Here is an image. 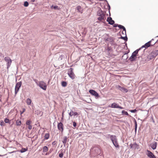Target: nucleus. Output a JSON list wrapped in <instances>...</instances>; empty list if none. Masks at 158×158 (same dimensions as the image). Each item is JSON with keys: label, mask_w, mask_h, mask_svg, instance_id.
<instances>
[{"label": "nucleus", "mask_w": 158, "mask_h": 158, "mask_svg": "<svg viewBox=\"0 0 158 158\" xmlns=\"http://www.w3.org/2000/svg\"><path fill=\"white\" fill-rule=\"evenodd\" d=\"M115 136V135H111L110 134H107L106 135V137L107 139H110V140H111V138H112H112H114Z\"/></svg>", "instance_id": "23"}, {"label": "nucleus", "mask_w": 158, "mask_h": 158, "mask_svg": "<svg viewBox=\"0 0 158 158\" xmlns=\"http://www.w3.org/2000/svg\"><path fill=\"white\" fill-rule=\"evenodd\" d=\"M147 151L148 152L147 156L150 158H156L155 156L150 151L147 150Z\"/></svg>", "instance_id": "15"}, {"label": "nucleus", "mask_w": 158, "mask_h": 158, "mask_svg": "<svg viewBox=\"0 0 158 158\" xmlns=\"http://www.w3.org/2000/svg\"><path fill=\"white\" fill-rule=\"evenodd\" d=\"M0 125L1 126H4L5 125V123L2 120H1L0 122Z\"/></svg>", "instance_id": "39"}, {"label": "nucleus", "mask_w": 158, "mask_h": 158, "mask_svg": "<svg viewBox=\"0 0 158 158\" xmlns=\"http://www.w3.org/2000/svg\"><path fill=\"white\" fill-rule=\"evenodd\" d=\"M31 121L30 120H27L26 122V124L27 125H30L31 124Z\"/></svg>", "instance_id": "40"}, {"label": "nucleus", "mask_w": 158, "mask_h": 158, "mask_svg": "<svg viewBox=\"0 0 158 158\" xmlns=\"http://www.w3.org/2000/svg\"><path fill=\"white\" fill-rule=\"evenodd\" d=\"M15 152V151H13V152H9V153L10 154H11V153H14V152Z\"/></svg>", "instance_id": "56"}, {"label": "nucleus", "mask_w": 158, "mask_h": 158, "mask_svg": "<svg viewBox=\"0 0 158 158\" xmlns=\"http://www.w3.org/2000/svg\"><path fill=\"white\" fill-rule=\"evenodd\" d=\"M118 108H119V109H124V108L123 107H121V106H120L119 105L118 106Z\"/></svg>", "instance_id": "51"}, {"label": "nucleus", "mask_w": 158, "mask_h": 158, "mask_svg": "<svg viewBox=\"0 0 158 158\" xmlns=\"http://www.w3.org/2000/svg\"><path fill=\"white\" fill-rule=\"evenodd\" d=\"M137 144L135 143L132 144L131 143L130 145L131 148L135 149L137 146Z\"/></svg>", "instance_id": "19"}, {"label": "nucleus", "mask_w": 158, "mask_h": 158, "mask_svg": "<svg viewBox=\"0 0 158 158\" xmlns=\"http://www.w3.org/2000/svg\"><path fill=\"white\" fill-rule=\"evenodd\" d=\"M51 152V149H50V151H49V152H48L50 153Z\"/></svg>", "instance_id": "57"}, {"label": "nucleus", "mask_w": 158, "mask_h": 158, "mask_svg": "<svg viewBox=\"0 0 158 158\" xmlns=\"http://www.w3.org/2000/svg\"><path fill=\"white\" fill-rule=\"evenodd\" d=\"M114 24V26H113L114 27H118V26L119 25L117 24Z\"/></svg>", "instance_id": "49"}, {"label": "nucleus", "mask_w": 158, "mask_h": 158, "mask_svg": "<svg viewBox=\"0 0 158 158\" xmlns=\"http://www.w3.org/2000/svg\"><path fill=\"white\" fill-rule=\"evenodd\" d=\"M28 128L29 130H31L32 129V126L31 125H28Z\"/></svg>", "instance_id": "48"}, {"label": "nucleus", "mask_w": 158, "mask_h": 158, "mask_svg": "<svg viewBox=\"0 0 158 158\" xmlns=\"http://www.w3.org/2000/svg\"><path fill=\"white\" fill-rule=\"evenodd\" d=\"M158 55V50L152 51L147 56V58L149 60H152Z\"/></svg>", "instance_id": "3"}, {"label": "nucleus", "mask_w": 158, "mask_h": 158, "mask_svg": "<svg viewBox=\"0 0 158 158\" xmlns=\"http://www.w3.org/2000/svg\"><path fill=\"white\" fill-rule=\"evenodd\" d=\"M63 57H64V56L61 55L60 56V57L59 58V59H60V60H62V58Z\"/></svg>", "instance_id": "45"}, {"label": "nucleus", "mask_w": 158, "mask_h": 158, "mask_svg": "<svg viewBox=\"0 0 158 158\" xmlns=\"http://www.w3.org/2000/svg\"><path fill=\"white\" fill-rule=\"evenodd\" d=\"M69 115L71 117L73 116H75L78 115V114L76 112H73V110H71L70 112L69 113Z\"/></svg>", "instance_id": "17"}, {"label": "nucleus", "mask_w": 158, "mask_h": 158, "mask_svg": "<svg viewBox=\"0 0 158 158\" xmlns=\"http://www.w3.org/2000/svg\"><path fill=\"white\" fill-rule=\"evenodd\" d=\"M114 145L116 148H119V145L118 141V139L116 136L114 137L111 138V140Z\"/></svg>", "instance_id": "6"}, {"label": "nucleus", "mask_w": 158, "mask_h": 158, "mask_svg": "<svg viewBox=\"0 0 158 158\" xmlns=\"http://www.w3.org/2000/svg\"><path fill=\"white\" fill-rule=\"evenodd\" d=\"M118 89L121 90V91L124 92V93H127L128 92V90L123 87H122L120 85H118Z\"/></svg>", "instance_id": "16"}, {"label": "nucleus", "mask_w": 158, "mask_h": 158, "mask_svg": "<svg viewBox=\"0 0 158 158\" xmlns=\"http://www.w3.org/2000/svg\"><path fill=\"white\" fill-rule=\"evenodd\" d=\"M31 0L32 2H34V1H35V0Z\"/></svg>", "instance_id": "60"}, {"label": "nucleus", "mask_w": 158, "mask_h": 158, "mask_svg": "<svg viewBox=\"0 0 158 158\" xmlns=\"http://www.w3.org/2000/svg\"><path fill=\"white\" fill-rule=\"evenodd\" d=\"M27 150V149L23 148L20 151V152L21 153H23L24 152H26Z\"/></svg>", "instance_id": "34"}, {"label": "nucleus", "mask_w": 158, "mask_h": 158, "mask_svg": "<svg viewBox=\"0 0 158 158\" xmlns=\"http://www.w3.org/2000/svg\"><path fill=\"white\" fill-rule=\"evenodd\" d=\"M73 125L74 127H76L77 124L75 122H73Z\"/></svg>", "instance_id": "44"}, {"label": "nucleus", "mask_w": 158, "mask_h": 158, "mask_svg": "<svg viewBox=\"0 0 158 158\" xmlns=\"http://www.w3.org/2000/svg\"><path fill=\"white\" fill-rule=\"evenodd\" d=\"M118 27L120 29H122L123 31H125V28L123 25H119Z\"/></svg>", "instance_id": "28"}, {"label": "nucleus", "mask_w": 158, "mask_h": 158, "mask_svg": "<svg viewBox=\"0 0 158 158\" xmlns=\"http://www.w3.org/2000/svg\"><path fill=\"white\" fill-rule=\"evenodd\" d=\"M0 56H2L3 57H4V55H3V54H2V53H0Z\"/></svg>", "instance_id": "53"}, {"label": "nucleus", "mask_w": 158, "mask_h": 158, "mask_svg": "<svg viewBox=\"0 0 158 158\" xmlns=\"http://www.w3.org/2000/svg\"><path fill=\"white\" fill-rule=\"evenodd\" d=\"M49 137V133H46L44 135V139H48Z\"/></svg>", "instance_id": "31"}, {"label": "nucleus", "mask_w": 158, "mask_h": 158, "mask_svg": "<svg viewBox=\"0 0 158 158\" xmlns=\"http://www.w3.org/2000/svg\"><path fill=\"white\" fill-rule=\"evenodd\" d=\"M154 40V39H152L151 40L148 41V42L147 43H146L145 44H144V46H145V47H145V48H148V47L151 46H153V45H154L157 42V41H156V42H154L153 44H151V42L153 41Z\"/></svg>", "instance_id": "11"}, {"label": "nucleus", "mask_w": 158, "mask_h": 158, "mask_svg": "<svg viewBox=\"0 0 158 158\" xmlns=\"http://www.w3.org/2000/svg\"><path fill=\"white\" fill-rule=\"evenodd\" d=\"M127 53H125L122 56V59L123 60H126L128 58V56L127 55Z\"/></svg>", "instance_id": "22"}, {"label": "nucleus", "mask_w": 158, "mask_h": 158, "mask_svg": "<svg viewBox=\"0 0 158 158\" xmlns=\"http://www.w3.org/2000/svg\"><path fill=\"white\" fill-rule=\"evenodd\" d=\"M25 110H25V108H23V111H22V112H21H21H20V114H22L23 113H24V112L25 111Z\"/></svg>", "instance_id": "47"}, {"label": "nucleus", "mask_w": 158, "mask_h": 158, "mask_svg": "<svg viewBox=\"0 0 158 158\" xmlns=\"http://www.w3.org/2000/svg\"><path fill=\"white\" fill-rule=\"evenodd\" d=\"M108 22V23L110 25H113L114 23V21L113 20L112 18L110 17H108L106 20Z\"/></svg>", "instance_id": "14"}, {"label": "nucleus", "mask_w": 158, "mask_h": 158, "mask_svg": "<svg viewBox=\"0 0 158 158\" xmlns=\"http://www.w3.org/2000/svg\"><path fill=\"white\" fill-rule=\"evenodd\" d=\"M73 69L72 68H70L68 70V73L69 77L72 80L74 79L76 76L73 72Z\"/></svg>", "instance_id": "5"}, {"label": "nucleus", "mask_w": 158, "mask_h": 158, "mask_svg": "<svg viewBox=\"0 0 158 158\" xmlns=\"http://www.w3.org/2000/svg\"><path fill=\"white\" fill-rule=\"evenodd\" d=\"M122 33L124 35H126V29H125V31H123H123L122 32Z\"/></svg>", "instance_id": "43"}, {"label": "nucleus", "mask_w": 158, "mask_h": 158, "mask_svg": "<svg viewBox=\"0 0 158 158\" xmlns=\"http://www.w3.org/2000/svg\"><path fill=\"white\" fill-rule=\"evenodd\" d=\"M16 124L18 126H19L21 124V122L19 120H18L16 121Z\"/></svg>", "instance_id": "33"}, {"label": "nucleus", "mask_w": 158, "mask_h": 158, "mask_svg": "<svg viewBox=\"0 0 158 158\" xmlns=\"http://www.w3.org/2000/svg\"><path fill=\"white\" fill-rule=\"evenodd\" d=\"M122 114H125L126 115L128 116L129 115L128 114V113L127 112V111H125L124 110H123L122 111Z\"/></svg>", "instance_id": "35"}, {"label": "nucleus", "mask_w": 158, "mask_h": 158, "mask_svg": "<svg viewBox=\"0 0 158 158\" xmlns=\"http://www.w3.org/2000/svg\"><path fill=\"white\" fill-rule=\"evenodd\" d=\"M36 114L38 115H40V116L43 115V113L41 112L40 110H37L35 111Z\"/></svg>", "instance_id": "24"}, {"label": "nucleus", "mask_w": 158, "mask_h": 158, "mask_svg": "<svg viewBox=\"0 0 158 158\" xmlns=\"http://www.w3.org/2000/svg\"><path fill=\"white\" fill-rule=\"evenodd\" d=\"M58 8V6H54L53 5H52V6L51 7V8L52 9H53L55 10H56Z\"/></svg>", "instance_id": "36"}, {"label": "nucleus", "mask_w": 158, "mask_h": 158, "mask_svg": "<svg viewBox=\"0 0 158 158\" xmlns=\"http://www.w3.org/2000/svg\"><path fill=\"white\" fill-rule=\"evenodd\" d=\"M101 152V150L100 148L97 146H94L91 148L90 150V154L95 156L100 154Z\"/></svg>", "instance_id": "1"}, {"label": "nucleus", "mask_w": 158, "mask_h": 158, "mask_svg": "<svg viewBox=\"0 0 158 158\" xmlns=\"http://www.w3.org/2000/svg\"><path fill=\"white\" fill-rule=\"evenodd\" d=\"M140 50V49H137L134 51L131 55V56L129 59V60L133 62L135 61L136 58V56L138 53V51Z\"/></svg>", "instance_id": "4"}, {"label": "nucleus", "mask_w": 158, "mask_h": 158, "mask_svg": "<svg viewBox=\"0 0 158 158\" xmlns=\"http://www.w3.org/2000/svg\"><path fill=\"white\" fill-rule=\"evenodd\" d=\"M58 129L59 130L62 132L64 130V126L61 122L59 123L57 125Z\"/></svg>", "instance_id": "13"}, {"label": "nucleus", "mask_w": 158, "mask_h": 158, "mask_svg": "<svg viewBox=\"0 0 158 158\" xmlns=\"http://www.w3.org/2000/svg\"><path fill=\"white\" fill-rule=\"evenodd\" d=\"M49 153V152H48V153H46V155H48Z\"/></svg>", "instance_id": "59"}, {"label": "nucleus", "mask_w": 158, "mask_h": 158, "mask_svg": "<svg viewBox=\"0 0 158 158\" xmlns=\"http://www.w3.org/2000/svg\"><path fill=\"white\" fill-rule=\"evenodd\" d=\"M5 60L7 62V69L8 70L10 66L12 63V60L9 57H6L4 58Z\"/></svg>", "instance_id": "7"}, {"label": "nucleus", "mask_w": 158, "mask_h": 158, "mask_svg": "<svg viewBox=\"0 0 158 158\" xmlns=\"http://www.w3.org/2000/svg\"><path fill=\"white\" fill-rule=\"evenodd\" d=\"M145 46H144V45L142 46L139 49H140V50L142 48H145Z\"/></svg>", "instance_id": "52"}, {"label": "nucleus", "mask_w": 158, "mask_h": 158, "mask_svg": "<svg viewBox=\"0 0 158 158\" xmlns=\"http://www.w3.org/2000/svg\"><path fill=\"white\" fill-rule=\"evenodd\" d=\"M118 105L116 103H113L112 104L110 107L112 108H118Z\"/></svg>", "instance_id": "21"}, {"label": "nucleus", "mask_w": 158, "mask_h": 158, "mask_svg": "<svg viewBox=\"0 0 158 158\" xmlns=\"http://www.w3.org/2000/svg\"><path fill=\"white\" fill-rule=\"evenodd\" d=\"M29 5V3L27 1H25L24 2V6L25 7H27Z\"/></svg>", "instance_id": "37"}, {"label": "nucleus", "mask_w": 158, "mask_h": 158, "mask_svg": "<svg viewBox=\"0 0 158 158\" xmlns=\"http://www.w3.org/2000/svg\"><path fill=\"white\" fill-rule=\"evenodd\" d=\"M33 81L35 82V83L38 85L39 83H38V81L36 79H33Z\"/></svg>", "instance_id": "46"}, {"label": "nucleus", "mask_w": 158, "mask_h": 158, "mask_svg": "<svg viewBox=\"0 0 158 158\" xmlns=\"http://www.w3.org/2000/svg\"><path fill=\"white\" fill-rule=\"evenodd\" d=\"M59 156L60 157H61V158H62L63 157V154L62 152L60 153L59 154Z\"/></svg>", "instance_id": "42"}, {"label": "nucleus", "mask_w": 158, "mask_h": 158, "mask_svg": "<svg viewBox=\"0 0 158 158\" xmlns=\"http://www.w3.org/2000/svg\"><path fill=\"white\" fill-rule=\"evenodd\" d=\"M63 113L62 114V119H63Z\"/></svg>", "instance_id": "58"}, {"label": "nucleus", "mask_w": 158, "mask_h": 158, "mask_svg": "<svg viewBox=\"0 0 158 158\" xmlns=\"http://www.w3.org/2000/svg\"><path fill=\"white\" fill-rule=\"evenodd\" d=\"M4 122L6 123H9V124H10V121L8 119H7V118H6L4 120Z\"/></svg>", "instance_id": "38"}, {"label": "nucleus", "mask_w": 158, "mask_h": 158, "mask_svg": "<svg viewBox=\"0 0 158 158\" xmlns=\"http://www.w3.org/2000/svg\"><path fill=\"white\" fill-rule=\"evenodd\" d=\"M110 47H108L107 48V50L108 51H110Z\"/></svg>", "instance_id": "55"}, {"label": "nucleus", "mask_w": 158, "mask_h": 158, "mask_svg": "<svg viewBox=\"0 0 158 158\" xmlns=\"http://www.w3.org/2000/svg\"><path fill=\"white\" fill-rule=\"evenodd\" d=\"M77 10L78 12H81V13H82V10L81 6H78L77 7Z\"/></svg>", "instance_id": "26"}, {"label": "nucleus", "mask_w": 158, "mask_h": 158, "mask_svg": "<svg viewBox=\"0 0 158 158\" xmlns=\"http://www.w3.org/2000/svg\"><path fill=\"white\" fill-rule=\"evenodd\" d=\"M105 12H104L101 9H99L97 12V15L98 16V19L104 22L106 19V17L105 14Z\"/></svg>", "instance_id": "2"}, {"label": "nucleus", "mask_w": 158, "mask_h": 158, "mask_svg": "<svg viewBox=\"0 0 158 158\" xmlns=\"http://www.w3.org/2000/svg\"><path fill=\"white\" fill-rule=\"evenodd\" d=\"M67 137L66 136H64L63 137V140H62L64 146H65V144L67 141Z\"/></svg>", "instance_id": "20"}, {"label": "nucleus", "mask_w": 158, "mask_h": 158, "mask_svg": "<svg viewBox=\"0 0 158 158\" xmlns=\"http://www.w3.org/2000/svg\"><path fill=\"white\" fill-rule=\"evenodd\" d=\"M22 83L21 81H19L16 84L15 88V94H16L21 87Z\"/></svg>", "instance_id": "9"}, {"label": "nucleus", "mask_w": 158, "mask_h": 158, "mask_svg": "<svg viewBox=\"0 0 158 158\" xmlns=\"http://www.w3.org/2000/svg\"><path fill=\"white\" fill-rule=\"evenodd\" d=\"M89 92L91 94L96 97H99L98 94L94 90L90 89L89 90Z\"/></svg>", "instance_id": "12"}, {"label": "nucleus", "mask_w": 158, "mask_h": 158, "mask_svg": "<svg viewBox=\"0 0 158 158\" xmlns=\"http://www.w3.org/2000/svg\"><path fill=\"white\" fill-rule=\"evenodd\" d=\"M31 101L30 99L27 98V99L26 102L28 105H30L31 104Z\"/></svg>", "instance_id": "27"}, {"label": "nucleus", "mask_w": 158, "mask_h": 158, "mask_svg": "<svg viewBox=\"0 0 158 158\" xmlns=\"http://www.w3.org/2000/svg\"><path fill=\"white\" fill-rule=\"evenodd\" d=\"M56 144V143H55V141H54L52 143V144L53 145H54Z\"/></svg>", "instance_id": "54"}, {"label": "nucleus", "mask_w": 158, "mask_h": 158, "mask_svg": "<svg viewBox=\"0 0 158 158\" xmlns=\"http://www.w3.org/2000/svg\"><path fill=\"white\" fill-rule=\"evenodd\" d=\"M108 10H109V13H110V5L108 4Z\"/></svg>", "instance_id": "50"}, {"label": "nucleus", "mask_w": 158, "mask_h": 158, "mask_svg": "<svg viewBox=\"0 0 158 158\" xmlns=\"http://www.w3.org/2000/svg\"><path fill=\"white\" fill-rule=\"evenodd\" d=\"M158 37V35L157 36H156V37Z\"/></svg>", "instance_id": "61"}, {"label": "nucleus", "mask_w": 158, "mask_h": 158, "mask_svg": "<svg viewBox=\"0 0 158 158\" xmlns=\"http://www.w3.org/2000/svg\"><path fill=\"white\" fill-rule=\"evenodd\" d=\"M134 122L135 124V132L136 133V131H137V121L135 118H134Z\"/></svg>", "instance_id": "25"}, {"label": "nucleus", "mask_w": 158, "mask_h": 158, "mask_svg": "<svg viewBox=\"0 0 158 158\" xmlns=\"http://www.w3.org/2000/svg\"><path fill=\"white\" fill-rule=\"evenodd\" d=\"M157 146V143L156 142H154L152 143V144H151V146L153 150H155L156 149Z\"/></svg>", "instance_id": "18"}, {"label": "nucleus", "mask_w": 158, "mask_h": 158, "mask_svg": "<svg viewBox=\"0 0 158 158\" xmlns=\"http://www.w3.org/2000/svg\"><path fill=\"white\" fill-rule=\"evenodd\" d=\"M130 111L131 112V113H135L137 111V110L136 109H134V110H130Z\"/></svg>", "instance_id": "41"}, {"label": "nucleus", "mask_w": 158, "mask_h": 158, "mask_svg": "<svg viewBox=\"0 0 158 158\" xmlns=\"http://www.w3.org/2000/svg\"><path fill=\"white\" fill-rule=\"evenodd\" d=\"M119 38L123 39L125 41H127V35H125V37H123L121 36L120 38Z\"/></svg>", "instance_id": "29"}, {"label": "nucleus", "mask_w": 158, "mask_h": 158, "mask_svg": "<svg viewBox=\"0 0 158 158\" xmlns=\"http://www.w3.org/2000/svg\"><path fill=\"white\" fill-rule=\"evenodd\" d=\"M38 85L44 90L46 89L47 86L46 84L43 81H40Z\"/></svg>", "instance_id": "10"}, {"label": "nucleus", "mask_w": 158, "mask_h": 158, "mask_svg": "<svg viewBox=\"0 0 158 158\" xmlns=\"http://www.w3.org/2000/svg\"><path fill=\"white\" fill-rule=\"evenodd\" d=\"M114 39L113 37H108L106 39V41L109 42L112 45L115 46L116 44L114 40Z\"/></svg>", "instance_id": "8"}, {"label": "nucleus", "mask_w": 158, "mask_h": 158, "mask_svg": "<svg viewBox=\"0 0 158 158\" xmlns=\"http://www.w3.org/2000/svg\"><path fill=\"white\" fill-rule=\"evenodd\" d=\"M67 83L66 81H63L61 82V85L63 87H65L66 86Z\"/></svg>", "instance_id": "32"}, {"label": "nucleus", "mask_w": 158, "mask_h": 158, "mask_svg": "<svg viewBox=\"0 0 158 158\" xmlns=\"http://www.w3.org/2000/svg\"><path fill=\"white\" fill-rule=\"evenodd\" d=\"M48 148L46 146H44L43 147V151L44 152H46L48 151Z\"/></svg>", "instance_id": "30"}]
</instances>
